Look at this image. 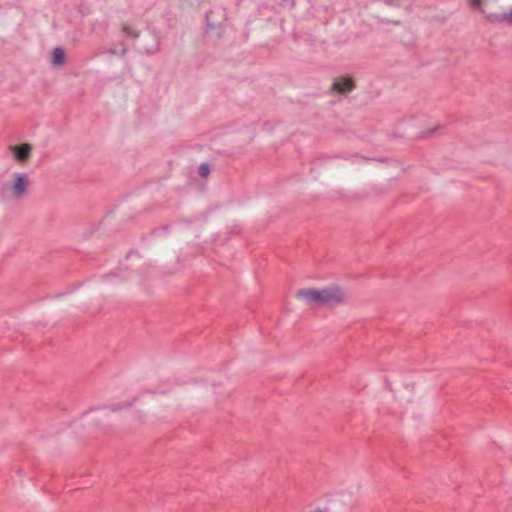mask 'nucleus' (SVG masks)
I'll return each instance as SVG.
<instances>
[{
    "label": "nucleus",
    "mask_w": 512,
    "mask_h": 512,
    "mask_svg": "<svg viewBox=\"0 0 512 512\" xmlns=\"http://www.w3.org/2000/svg\"><path fill=\"white\" fill-rule=\"evenodd\" d=\"M314 512H323L321 509H316Z\"/></svg>",
    "instance_id": "obj_16"
},
{
    "label": "nucleus",
    "mask_w": 512,
    "mask_h": 512,
    "mask_svg": "<svg viewBox=\"0 0 512 512\" xmlns=\"http://www.w3.org/2000/svg\"><path fill=\"white\" fill-rule=\"evenodd\" d=\"M469 5L474 9H480L483 4V0H468Z\"/></svg>",
    "instance_id": "obj_11"
},
{
    "label": "nucleus",
    "mask_w": 512,
    "mask_h": 512,
    "mask_svg": "<svg viewBox=\"0 0 512 512\" xmlns=\"http://www.w3.org/2000/svg\"><path fill=\"white\" fill-rule=\"evenodd\" d=\"M199 175L203 178L207 177L210 172V166L208 163H202L198 168Z\"/></svg>",
    "instance_id": "obj_10"
},
{
    "label": "nucleus",
    "mask_w": 512,
    "mask_h": 512,
    "mask_svg": "<svg viewBox=\"0 0 512 512\" xmlns=\"http://www.w3.org/2000/svg\"><path fill=\"white\" fill-rule=\"evenodd\" d=\"M296 297L317 307L335 306L345 302L346 293L338 285L323 289L303 288L296 292Z\"/></svg>",
    "instance_id": "obj_1"
},
{
    "label": "nucleus",
    "mask_w": 512,
    "mask_h": 512,
    "mask_svg": "<svg viewBox=\"0 0 512 512\" xmlns=\"http://www.w3.org/2000/svg\"><path fill=\"white\" fill-rule=\"evenodd\" d=\"M28 186H29V179L26 174L17 173L14 175L12 191H13V195L16 198L22 197L27 192Z\"/></svg>",
    "instance_id": "obj_3"
},
{
    "label": "nucleus",
    "mask_w": 512,
    "mask_h": 512,
    "mask_svg": "<svg viewBox=\"0 0 512 512\" xmlns=\"http://www.w3.org/2000/svg\"><path fill=\"white\" fill-rule=\"evenodd\" d=\"M487 19L491 23H501V22L512 23V18L510 17V12L502 13V14H489L487 16Z\"/></svg>",
    "instance_id": "obj_6"
},
{
    "label": "nucleus",
    "mask_w": 512,
    "mask_h": 512,
    "mask_svg": "<svg viewBox=\"0 0 512 512\" xmlns=\"http://www.w3.org/2000/svg\"><path fill=\"white\" fill-rule=\"evenodd\" d=\"M510 17L512 18V10L510 11Z\"/></svg>",
    "instance_id": "obj_17"
},
{
    "label": "nucleus",
    "mask_w": 512,
    "mask_h": 512,
    "mask_svg": "<svg viewBox=\"0 0 512 512\" xmlns=\"http://www.w3.org/2000/svg\"><path fill=\"white\" fill-rule=\"evenodd\" d=\"M15 159L20 163H25L31 156L32 146L29 143H22L10 146Z\"/></svg>",
    "instance_id": "obj_4"
},
{
    "label": "nucleus",
    "mask_w": 512,
    "mask_h": 512,
    "mask_svg": "<svg viewBox=\"0 0 512 512\" xmlns=\"http://www.w3.org/2000/svg\"><path fill=\"white\" fill-rule=\"evenodd\" d=\"M162 229L167 232L169 230V225H164Z\"/></svg>",
    "instance_id": "obj_13"
},
{
    "label": "nucleus",
    "mask_w": 512,
    "mask_h": 512,
    "mask_svg": "<svg viewBox=\"0 0 512 512\" xmlns=\"http://www.w3.org/2000/svg\"><path fill=\"white\" fill-rule=\"evenodd\" d=\"M355 88H356V83H355L354 79L350 76H346V77H340V78L336 79L330 88V92L345 94L347 92H351Z\"/></svg>",
    "instance_id": "obj_2"
},
{
    "label": "nucleus",
    "mask_w": 512,
    "mask_h": 512,
    "mask_svg": "<svg viewBox=\"0 0 512 512\" xmlns=\"http://www.w3.org/2000/svg\"><path fill=\"white\" fill-rule=\"evenodd\" d=\"M109 53H111V54H116V51H115L114 49H110V50H109Z\"/></svg>",
    "instance_id": "obj_14"
},
{
    "label": "nucleus",
    "mask_w": 512,
    "mask_h": 512,
    "mask_svg": "<svg viewBox=\"0 0 512 512\" xmlns=\"http://www.w3.org/2000/svg\"><path fill=\"white\" fill-rule=\"evenodd\" d=\"M127 51H128V49L126 47H123L121 52H120V55L124 56L127 53Z\"/></svg>",
    "instance_id": "obj_12"
},
{
    "label": "nucleus",
    "mask_w": 512,
    "mask_h": 512,
    "mask_svg": "<svg viewBox=\"0 0 512 512\" xmlns=\"http://www.w3.org/2000/svg\"><path fill=\"white\" fill-rule=\"evenodd\" d=\"M121 30L127 37H131L133 39H137L140 36V31L132 28L129 23H123Z\"/></svg>",
    "instance_id": "obj_7"
},
{
    "label": "nucleus",
    "mask_w": 512,
    "mask_h": 512,
    "mask_svg": "<svg viewBox=\"0 0 512 512\" xmlns=\"http://www.w3.org/2000/svg\"><path fill=\"white\" fill-rule=\"evenodd\" d=\"M136 401H137V398H133L131 401H127V402H124V403L116 404V405L111 407V411L112 412H118V411H120L122 409L130 408V407H132L135 404Z\"/></svg>",
    "instance_id": "obj_8"
},
{
    "label": "nucleus",
    "mask_w": 512,
    "mask_h": 512,
    "mask_svg": "<svg viewBox=\"0 0 512 512\" xmlns=\"http://www.w3.org/2000/svg\"><path fill=\"white\" fill-rule=\"evenodd\" d=\"M211 17H212V12L211 11L207 12L206 13V17H205L206 18V29H207V31L208 30H214V29H217V28L220 27L219 25H216V24H214L212 22Z\"/></svg>",
    "instance_id": "obj_9"
},
{
    "label": "nucleus",
    "mask_w": 512,
    "mask_h": 512,
    "mask_svg": "<svg viewBox=\"0 0 512 512\" xmlns=\"http://www.w3.org/2000/svg\"><path fill=\"white\" fill-rule=\"evenodd\" d=\"M67 55L65 49L62 47H56L52 51L51 62L54 66H61L65 64Z\"/></svg>",
    "instance_id": "obj_5"
},
{
    "label": "nucleus",
    "mask_w": 512,
    "mask_h": 512,
    "mask_svg": "<svg viewBox=\"0 0 512 512\" xmlns=\"http://www.w3.org/2000/svg\"><path fill=\"white\" fill-rule=\"evenodd\" d=\"M386 385H387V387H389V388H390V383H389V380H388V379H386Z\"/></svg>",
    "instance_id": "obj_15"
}]
</instances>
